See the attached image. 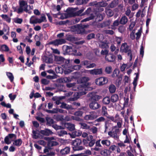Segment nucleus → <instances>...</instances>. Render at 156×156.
I'll list each match as a JSON object with an SVG mask.
<instances>
[{
	"label": "nucleus",
	"instance_id": "4",
	"mask_svg": "<svg viewBox=\"0 0 156 156\" xmlns=\"http://www.w3.org/2000/svg\"><path fill=\"white\" fill-rule=\"evenodd\" d=\"M120 51L122 52L127 53V55L130 57V60H132V55L131 53V51L129 45L126 43H123L120 47Z\"/></svg>",
	"mask_w": 156,
	"mask_h": 156
},
{
	"label": "nucleus",
	"instance_id": "41",
	"mask_svg": "<svg viewBox=\"0 0 156 156\" xmlns=\"http://www.w3.org/2000/svg\"><path fill=\"white\" fill-rule=\"evenodd\" d=\"M90 15V16L89 17H87L86 18H85L82 20L81 21V22H86L87 21H89L90 20H91L94 19V15L92 14H91Z\"/></svg>",
	"mask_w": 156,
	"mask_h": 156
},
{
	"label": "nucleus",
	"instance_id": "55",
	"mask_svg": "<svg viewBox=\"0 0 156 156\" xmlns=\"http://www.w3.org/2000/svg\"><path fill=\"white\" fill-rule=\"evenodd\" d=\"M49 44H53L54 45H59L58 39H56L54 41H51L49 42Z\"/></svg>",
	"mask_w": 156,
	"mask_h": 156
},
{
	"label": "nucleus",
	"instance_id": "20",
	"mask_svg": "<svg viewBox=\"0 0 156 156\" xmlns=\"http://www.w3.org/2000/svg\"><path fill=\"white\" fill-rule=\"evenodd\" d=\"M38 18L35 16H32L30 19V23L31 24L38 23Z\"/></svg>",
	"mask_w": 156,
	"mask_h": 156
},
{
	"label": "nucleus",
	"instance_id": "30",
	"mask_svg": "<svg viewBox=\"0 0 156 156\" xmlns=\"http://www.w3.org/2000/svg\"><path fill=\"white\" fill-rule=\"evenodd\" d=\"M101 143L103 145L109 147L111 144V141L107 139L103 140L101 141Z\"/></svg>",
	"mask_w": 156,
	"mask_h": 156
},
{
	"label": "nucleus",
	"instance_id": "13",
	"mask_svg": "<svg viewBox=\"0 0 156 156\" xmlns=\"http://www.w3.org/2000/svg\"><path fill=\"white\" fill-rule=\"evenodd\" d=\"M87 140L89 142L88 145L90 147H92L95 144L96 140L94 139V137L92 135H89L87 137Z\"/></svg>",
	"mask_w": 156,
	"mask_h": 156
},
{
	"label": "nucleus",
	"instance_id": "19",
	"mask_svg": "<svg viewBox=\"0 0 156 156\" xmlns=\"http://www.w3.org/2000/svg\"><path fill=\"white\" fill-rule=\"evenodd\" d=\"M55 60L58 63H62L64 61L65 59L62 56H56L55 57Z\"/></svg>",
	"mask_w": 156,
	"mask_h": 156
},
{
	"label": "nucleus",
	"instance_id": "25",
	"mask_svg": "<svg viewBox=\"0 0 156 156\" xmlns=\"http://www.w3.org/2000/svg\"><path fill=\"white\" fill-rule=\"evenodd\" d=\"M128 19L125 16H122L119 22L121 24H125L128 22Z\"/></svg>",
	"mask_w": 156,
	"mask_h": 156
},
{
	"label": "nucleus",
	"instance_id": "64",
	"mask_svg": "<svg viewBox=\"0 0 156 156\" xmlns=\"http://www.w3.org/2000/svg\"><path fill=\"white\" fill-rule=\"evenodd\" d=\"M59 45L65 43L66 41L63 39H58Z\"/></svg>",
	"mask_w": 156,
	"mask_h": 156
},
{
	"label": "nucleus",
	"instance_id": "56",
	"mask_svg": "<svg viewBox=\"0 0 156 156\" xmlns=\"http://www.w3.org/2000/svg\"><path fill=\"white\" fill-rule=\"evenodd\" d=\"M83 114V112L80 111H76L75 112L74 114V115H75L78 116H82Z\"/></svg>",
	"mask_w": 156,
	"mask_h": 156
},
{
	"label": "nucleus",
	"instance_id": "6",
	"mask_svg": "<svg viewBox=\"0 0 156 156\" xmlns=\"http://www.w3.org/2000/svg\"><path fill=\"white\" fill-rule=\"evenodd\" d=\"M83 85V84H82L77 87V89L80 90L78 94L80 95L86 94L87 93L86 91L91 90L92 89L86 85Z\"/></svg>",
	"mask_w": 156,
	"mask_h": 156
},
{
	"label": "nucleus",
	"instance_id": "57",
	"mask_svg": "<svg viewBox=\"0 0 156 156\" xmlns=\"http://www.w3.org/2000/svg\"><path fill=\"white\" fill-rule=\"evenodd\" d=\"M73 133L76 136H79L81 135L82 132L80 130H77L75 131Z\"/></svg>",
	"mask_w": 156,
	"mask_h": 156
},
{
	"label": "nucleus",
	"instance_id": "26",
	"mask_svg": "<svg viewBox=\"0 0 156 156\" xmlns=\"http://www.w3.org/2000/svg\"><path fill=\"white\" fill-rule=\"evenodd\" d=\"M101 113L103 116H106L107 118L108 116H110L108 115L107 113V109L105 106H103L102 108Z\"/></svg>",
	"mask_w": 156,
	"mask_h": 156
},
{
	"label": "nucleus",
	"instance_id": "40",
	"mask_svg": "<svg viewBox=\"0 0 156 156\" xmlns=\"http://www.w3.org/2000/svg\"><path fill=\"white\" fill-rule=\"evenodd\" d=\"M89 130L92 132L94 134L97 133L98 131V128L94 126H93L92 127H90V129H89Z\"/></svg>",
	"mask_w": 156,
	"mask_h": 156
},
{
	"label": "nucleus",
	"instance_id": "45",
	"mask_svg": "<svg viewBox=\"0 0 156 156\" xmlns=\"http://www.w3.org/2000/svg\"><path fill=\"white\" fill-rule=\"evenodd\" d=\"M109 120H107L105 121V133L106 131L108 129V128L109 126V124H110L109 123Z\"/></svg>",
	"mask_w": 156,
	"mask_h": 156
},
{
	"label": "nucleus",
	"instance_id": "18",
	"mask_svg": "<svg viewBox=\"0 0 156 156\" xmlns=\"http://www.w3.org/2000/svg\"><path fill=\"white\" fill-rule=\"evenodd\" d=\"M108 90L110 93H114L115 92L116 90V87L114 84H111L109 86Z\"/></svg>",
	"mask_w": 156,
	"mask_h": 156
},
{
	"label": "nucleus",
	"instance_id": "63",
	"mask_svg": "<svg viewBox=\"0 0 156 156\" xmlns=\"http://www.w3.org/2000/svg\"><path fill=\"white\" fill-rule=\"evenodd\" d=\"M104 32L106 34H108L110 35H113L114 34V31L112 30H104Z\"/></svg>",
	"mask_w": 156,
	"mask_h": 156
},
{
	"label": "nucleus",
	"instance_id": "14",
	"mask_svg": "<svg viewBox=\"0 0 156 156\" xmlns=\"http://www.w3.org/2000/svg\"><path fill=\"white\" fill-rule=\"evenodd\" d=\"M70 151V147H66L62 149L60 151V154L62 155H65L69 153Z\"/></svg>",
	"mask_w": 156,
	"mask_h": 156
},
{
	"label": "nucleus",
	"instance_id": "48",
	"mask_svg": "<svg viewBox=\"0 0 156 156\" xmlns=\"http://www.w3.org/2000/svg\"><path fill=\"white\" fill-rule=\"evenodd\" d=\"M120 22L119 20H115L113 23V24L112 25V29H113L114 27L116 26H118L119 23Z\"/></svg>",
	"mask_w": 156,
	"mask_h": 156
},
{
	"label": "nucleus",
	"instance_id": "11",
	"mask_svg": "<svg viewBox=\"0 0 156 156\" xmlns=\"http://www.w3.org/2000/svg\"><path fill=\"white\" fill-rule=\"evenodd\" d=\"M89 107L92 110H96L100 107V104L96 101H92L89 104Z\"/></svg>",
	"mask_w": 156,
	"mask_h": 156
},
{
	"label": "nucleus",
	"instance_id": "5",
	"mask_svg": "<svg viewBox=\"0 0 156 156\" xmlns=\"http://www.w3.org/2000/svg\"><path fill=\"white\" fill-rule=\"evenodd\" d=\"M107 118L114 122H117V125L118 128L121 127L122 121V119L119 118V115L118 114H116L115 117L108 116L107 117Z\"/></svg>",
	"mask_w": 156,
	"mask_h": 156
},
{
	"label": "nucleus",
	"instance_id": "22",
	"mask_svg": "<svg viewBox=\"0 0 156 156\" xmlns=\"http://www.w3.org/2000/svg\"><path fill=\"white\" fill-rule=\"evenodd\" d=\"M84 120L88 121V120H92L95 119L94 116L92 114H90L89 115H86L84 117Z\"/></svg>",
	"mask_w": 156,
	"mask_h": 156
},
{
	"label": "nucleus",
	"instance_id": "31",
	"mask_svg": "<svg viewBox=\"0 0 156 156\" xmlns=\"http://www.w3.org/2000/svg\"><path fill=\"white\" fill-rule=\"evenodd\" d=\"M105 12L107 16L111 17L113 15L114 13L112 10L109 9H106L105 10Z\"/></svg>",
	"mask_w": 156,
	"mask_h": 156
},
{
	"label": "nucleus",
	"instance_id": "44",
	"mask_svg": "<svg viewBox=\"0 0 156 156\" xmlns=\"http://www.w3.org/2000/svg\"><path fill=\"white\" fill-rule=\"evenodd\" d=\"M67 134V132L65 130H61L58 132V135L59 136H63Z\"/></svg>",
	"mask_w": 156,
	"mask_h": 156
},
{
	"label": "nucleus",
	"instance_id": "27",
	"mask_svg": "<svg viewBox=\"0 0 156 156\" xmlns=\"http://www.w3.org/2000/svg\"><path fill=\"white\" fill-rule=\"evenodd\" d=\"M9 49L8 46L6 44H3L0 47V51H1L8 52Z\"/></svg>",
	"mask_w": 156,
	"mask_h": 156
},
{
	"label": "nucleus",
	"instance_id": "21",
	"mask_svg": "<svg viewBox=\"0 0 156 156\" xmlns=\"http://www.w3.org/2000/svg\"><path fill=\"white\" fill-rule=\"evenodd\" d=\"M111 101L113 103H115L119 99V96L117 94L112 95L111 98Z\"/></svg>",
	"mask_w": 156,
	"mask_h": 156
},
{
	"label": "nucleus",
	"instance_id": "54",
	"mask_svg": "<svg viewBox=\"0 0 156 156\" xmlns=\"http://www.w3.org/2000/svg\"><path fill=\"white\" fill-rule=\"evenodd\" d=\"M115 41L119 45L120 44L122 41V38L120 37H116L115 38Z\"/></svg>",
	"mask_w": 156,
	"mask_h": 156
},
{
	"label": "nucleus",
	"instance_id": "1",
	"mask_svg": "<svg viewBox=\"0 0 156 156\" xmlns=\"http://www.w3.org/2000/svg\"><path fill=\"white\" fill-rule=\"evenodd\" d=\"M19 7L18 8V13H22L23 11L29 14L31 13V12L29 11L28 9V5L26 1L23 0H20L19 1Z\"/></svg>",
	"mask_w": 156,
	"mask_h": 156
},
{
	"label": "nucleus",
	"instance_id": "29",
	"mask_svg": "<svg viewBox=\"0 0 156 156\" xmlns=\"http://www.w3.org/2000/svg\"><path fill=\"white\" fill-rule=\"evenodd\" d=\"M119 0H114L109 4V7L111 8L115 7L119 3Z\"/></svg>",
	"mask_w": 156,
	"mask_h": 156
},
{
	"label": "nucleus",
	"instance_id": "59",
	"mask_svg": "<svg viewBox=\"0 0 156 156\" xmlns=\"http://www.w3.org/2000/svg\"><path fill=\"white\" fill-rule=\"evenodd\" d=\"M100 53L101 55L106 56L108 53V51L106 49H105L104 50H102Z\"/></svg>",
	"mask_w": 156,
	"mask_h": 156
},
{
	"label": "nucleus",
	"instance_id": "36",
	"mask_svg": "<svg viewBox=\"0 0 156 156\" xmlns=\"http://www.w3.org/2000/svg\"><path fill=\"white\" fill-rule=\"evenodd\" d=\"M32 133L33 138L37 139L38 138H40V135L37 131L33 130Z\"/></svg>",
	"mask_w": 156,
	"mask_h": 156
},
{
	"label": "nucleus",
	"instance_id": "46",
	"mask_svg": "<svg viewBox=\"0 0 156 156\" xmlns=\"http://www.w3.org/2000/svg\"><path fill=\"white\" fill-rule=\"evenodd\" d=\"M14 22L15 23L20 24L23 21V20L22 18L16 17L14 19Z\"/></svg>",
	"mask_w": 156,
	"mask_h": 156
},
{
	"label": "nucleus",
	"instance_id": "23",
	"mask_svg": "<svg viewBox=\"0 0 156 156\" xmlns=\"http://www.w3.org/2000/svg\"><path fill=\"white\" fill-rule=\"evenodd\" d=\"M42 58L43 61L47 63H52L53 61V59L47 56H44Z\"/></svg>",
	"mask_w": 156,
	"mask_h": 156
},
{
	"label": "nucleus",
	"instance_id": "61",
	"mask_svg": "<svg viewBox=\"0 0 156 156\" xmlns=\"http://www.w3.org/2000/svg\"><path fill=\"white\" fill-rule=\"evenodd\" d=\"M47 123L49 125H51L54 123V121L53 120L50 118H48L47 119Z\"/></svg>",
	"mask_w": 156,
	"mask_h": 156
},
{
	"label": "nucleus",
	"instance_id": "12",
	"mask_svg": "<svg viewBox=\"0 0 156 156\" xmlns=\"http://www.w3.org/2000/svg\"><path fill=\"white\" fill-rule=\"evenodd\" d=\"M105 59L108 62H113L115 60V56L113 54L109 53L105 56Z\"/></svg>",
	"mask_w": 156,
	"mask_h": 156
},
{
	"label": "nucleus",
	"instance_id": "43",
	"mask_svg": "<svg viewBox=\"0 0 156 156\" xmlns=\"http://www.w3.org/2000/svg\"><path fill=\"white\" fill-rule=\"evenodd\" d=\"M47 21L46 18L44 15L42 16L40 19H38V23H41L44 22H46Z\"/></svg>",
	"mask_w": 156,
	"mask_h": 156
},
{
	"label": "nucleus",
	"instance_id": "35",
	"mask_svg": "<svg viewBox=\"0 0 156 156\" xmlns=\"http://www.w3.org/2000/svg\"><path fill=\"white\" fill-rule=\"evenodd\" d=\"M61 105L60 107L61 108L69 109L71 108L72 107L70 105H69L67 104L64 102L61 103Z\"/></svg>",
	"mask_w": 156,
	"mask_h": 156
},
{
	"label": "nucleus",
	"instance_id": "37",
	"mask_svg": "<svg viewBox=\"0 0 156 156\" xmlns=\"http://www.w3.org/2000/svg\"><path fill=\"white\" fill-rule=\"evenodd\" d=\"M72 79L70 77H64L61 79V81L63 83H69L71 81Z\"/></svg>",
	"mask_w": 156,
	"mask_h": 156
},
{
	"label": "nucleus",
	"instance_id": "51",
	"mask_svg": "<svg viewBox=\"0 0 156 156\" xmlns=\"http://www.w3.org/2000/svg\"><path fill=\"white\" fill-rule=\"evenodd\" d=\"M100 153L102 155L107 156L108 155V150L107 149H104L101 151Z\"/></svg>",
	"mask_w": 156,
	"mask_h": 156
},
{
	"label": "nucleus",
	"instance_id": "2",
	"mask_svg": "<svg viewBox=\"0 0 156 156\" xmlns=\"http://www.w3.org/2000/svg\"><path fill=\"white\" fill-rule=\"evenodd\" d=\"M76 8H68L66 10L67 13L62 14L61 16V19H64L69 17L76 16Z\"/></svg>",
	"mask_w": 156,
	"mask_h": 156
},
{
	"label": "nucleus",
	"instance_id": "42",
	"mask_svg": "<svg viewBox=\"0 0 156 156\" xmlns=\"http://www.w3.org/2000/svg\"><path fill=\"white\" fill-rule=\"evenodd\" d=\"M6 75L11 82H12L14 80V76L10 72H7Z\"/></svg>",
	"mask_w": 156,
	"mask_h": 156
},
{
	"label": "nucleus",
	"instance_id": "8",
	"mask_svg": "<svg viewBox=\"0 0 156 156\" xmlns=\"http://www.w3.org/2000/svg\"><path fill=\"white\" fill-rule=\"evenodd\" d=\"M119 131V129H115L114 131H111L108 133V135L110 137L115 140H118L119 138V136L118 135L117 133Z\"/></svg>",
	"mask_w": 156,
	"mask_h": 156
},
{
	"label": "nucleus",
	"instance_id": "33",
	"mask_svg": "<svg viewBox=\"0 0 156 156\" xmlns=\"http://www.w3.org/2000/svg\"><path fill=\"white\" fill-rule=\"evenodd\" d=\"M111 99L108 97H106L103 98L102 102L104 104L108 105L111 101Z\"/></svg>",
	"mask_w": 156,
	"mask_h": 156
},
{
	"label": "nucleus",
	"instance_id": "38",
	"mask_svg": "<svg viewBox=\"0 0 156 156\" xmlns=\"http://www.w3.org/2000/svg\"><path fill=\"white\" fill-rule=\"evenodd\" d=\"M1 16L3 19L5 20L8 23H9L11 21V18L9 17L7 15L2 14L1 15Z\"/></svg>",
	"mask_w": 156,
	"mask_h": 156
},
{
	"label": "nucleus",
	"instance_id": "3",
	"mask_svg": "<svg viewBox=\"0 0 156 156\" xmlns=\"http://www.w3.org/2000/svg\"><path fill=\"white\" fill-rule=\"evenodd\" d=\"M71 143L73 146V149L74 151L81 150L83 149V147L80 145L82 144V140L76 138L72 140Z\"/></svg>",
	"mask_w": 156,
	"mask_h": 156
},
{
	"label": "nucleus",
	"instance_id": "9",
	"mask_svg": "<svg viewBox=\"0 0 156 156\" xmlns=\"http://www.w3.org/2000/svg\"><path fill=\"white\" fill-rule=\"evenodd\" d=\"M63 127L64 129L66 128L70 131H73L75 129L74 124L69 123L63 122Z\"/></svg>",
	"mask_w": 156,
	"mask_h": 156
},
{
	"label": "nucleus",
	"instance_id": "53",
	"mask_svg": "<svg viewBox=\"0 0 156 156\" xmlns=\"http://www.w3.org/2000/svg\"><path fill=\"white\" fill-rule=\"evenodd\" d=\"M41 82L42 84L46 85L49 84L50 81L45 79H42L41 80Z\"/></svg>",
	"mask_w": 156,
	"mask_h": 156
},
{
	"label": "nucleus",
	"instance_id": "15",
	"mask_svg": "<svg viewBox=\"0 0 156 156\" xmlns=\"http://www.w3.org/2000/svg\"><path fill=\"white\" fill-rule=\"evenodd\" d=\"M94 18L95 19V22L97 23L102 20L104 17V14H101L100 13H98L95 16L94 15Z\"/></svg>",
	"mask_w": 156,
	"mask_h": 156
},
{
	"label": "nucleus",
	"instance_id": "17",
	"mask_svg": "<svg viewBox=\"0 0 156 156\" xmlns=\"http://www.w3.org/2000/svg\"><path fill=\"white\" fill-rule=\"evenodd\" d=\"M40 133L45 136H49L53 133V132L50 129H46L43 130H41Z\"/></svg>",
	"mask_w": 156,
	"mask_h": 156
},
{
	"label": "nucleus",
	"instance_id": "28",
	"mask_svg": "<svg viewBox=\"0 0 156 156\" xmlns=\"http://www.w3.org/2000/svg\"><path fill=\"white\" fill-rule=\"evenodd\" d=\"M22 141L21 139L15 140L13 143V145L17 147L20 146L22 144Z\"/></svg>",
	"mask_w": 156,
	"mask_h": 156
},
{
	"label": "nucleus",
	"instance_id": "58",
	"mask_svg": "<svg viewBox=\"0 0 156 156\" xmlns=\"http://www.w3.org/2000/svg\"><path fill=\"white\" fill-rule=\"evenodd\" d=\"M3 10L2 11L4 12L5 13L8 12V7L6 4H4L2 6Z\"/></svg>",
	"mask_w": 156,
	"mask_h": 156
},
{
	"label": "nucleus",
	"instance_id": "50",
	"mask_svg": "<svg viewBox=\"0 0 156 156\" xmlns=\"http://www.w3.org/2000/svg\"><path fill=\"white\" fill-rule=\"evenodd\" d=\"M105 121V119L104 117L101 116L97 119L95 121L98 122H104Z\"/></svg>",
	"mask_w": 156,
	"mask_h": 156
},
{
	"label": "nucleus",
	"instance_id": "49",
	"mask_svg": "<svg viewBox=\"0 0 156 156\" xmlns=\"http://www.w3.org/2000/svg\"><path fill=\"white\" fill-rule=\"evenodd\" d=\"M105 72L108 74H110L112 72V67L111 66H108L106 67Z\"/></svg>",
	"mask_w": 156,
	"mask_h": 156
},
{
	"label": "nucleus",
	"instance_id": "52",
	"mask_svg": "<svg viewBox=\"0 0 156 156\" xmlns=\"http://www.w3.org/2000/svg\"><path fill=\"white\" fill-rule=\"evenodd\" d=\"M89 80V78L88 77L84 76L81 79V81L82 83H86Z\"/></svg>",
	"mask_w": 156,
	"mask_h": 156
},
{
	"label": "nucleus",
	"instance_id": "7",
	"mask_svg": "<svg viewBox=\"0 0 156 156\" xmlns=\"http://www.w3.org/2000/svg\"><path fill=\"white\" fill-rule=\"evenodd\" d=\"M108 80L107 78L105 77H101L95 79L96 84L99 86H102L107 83Z\"/></svg>",
	"mask_w": 156,
	"mask_h": 156
},
{
	"label": "nucleus",
	"instance_id": "32",
	"mask_svg": "<svg viewBox=\"0 0 156 156\" xmlns=\"http://www.w3.org/2000/svg\"><path fill=\"white\" fill-rule=\"evenodd\" d=\"M61 126H58L57 124H54L52 125V126L54 128L57 130L59 129H63V122H61Z\"/></svg>",
	"mask_w": 156,
	"mask_h": 156
},
{
	"label": "nucleus",
	"instance_id": "34",
	"mask_svg": "<svg viewBox=\"0 0 156 156\" xmlns=\"http://www.w3.org/2000/svg\"><path fill=\"white\" fill-rule=\"evenodd\" d=\"M142 32V28L141 27L140 29L138 30L137 32L135 34L136 35V40H138L140 38Z\"/></svg>",
	"mask_w": 156,
	"mask_h": 156
},
{
	"label": "nucleus",
	"instance_id": "10",
	"mask_svg": "<svg viewBox=\"0 0 156 156\" xmlns=\"http://www.w3.org/2000/svg\"><path fill=\"white\" fill-rule=\"evenodd\" d=\"M89 73L93 75H100L102 73V68L88 70Z\"/></svg>",
	"mask_w": 156,
	"mask_h": 156
},
{
	"label": "nucleus",
	"instance_id": "16",
	"mask_svg": "<svg viewBox=\"0 0 156 156\" xmlns=\"http://www.w3.org/2000/svg\"><path fill=\"white\" fill-rule=\"evenodd\" d=\"M111 23V21L110 20L104 21L103 23L99 24V26L101 28H104L109 26Z\"/></svg>",
	"mask_w": 156,
	"mask_h": 156
},
{
	"label": "nucleus",
	"instance_id": "39",
	"mask_svg": "<svg viewBox=\"0 0 156 156\" xmlns=\"http://www.w3.org/2000/svg\"><path fill=\"white\" fill-rule=\"evenodd\" d=\"M65 49L66 52L68 54H72V51H73V48L71 46H66Z\"/></svg>",
	"mask_w": 156,
	"mask_h": 156
},
{
	"label": "nucleus",
	"instance_id": "24",
	"mask_svg": "<svg viewBox=\"0 0 156 156\" xmlns=\"http://www.w3.org/2000/svg\"><path fill=\"white\" fill-rule=\"evenodd\" d=\"M79 124L80 125V128L82 129H90V126L85 123L80 122Z\"/></svg>",
	"mask_w": 156,
	"mask_h": 156
},
{
	"label": "nucleus",
	"instance_id": "47",
	"mask_svg": "<svg viewBox=\"0 0 156 156\" xmlns=\"http://www.w3.org/2000/svg\"><path fill=\"white\" fill-rule=\"evenodd\" d=\"M99 46L102 48L106 49L108 47V44L102 42L99 45Z\"/></svg>",
	"mask_w": 156,
	"mask_h": 156
},
{
	"label": "nucleus",
	"instance_id": "62",
	"mask_svg": "<svg viewBox=\"0 0 156 156\" xmlns=\"http://www.w3.org/2000/svg\"><path fill=\"white\" fill-rule=\"evenodd\" d=\"M84 9V8L78 11L76 10V16H79L81 15V13L83 11Z\"/></svg>",
	"mask_w": 156,
	"mask_h": 156
},
{
	"label": "nucleus",
	"instance_id": "60",
	"mask_svg": "<svg viewBox=\"0 0 156 156\" xmlns=\"http://www.w3.org/2000/svg\"><path fill=\"white\" fill-rule=\"evenodd\" d=\"M135 30H133L131 32L130 34V37L133 40H134L135 38Z\"/></svg>",
	"mask_w": 156,
	"mask_h": 156
}]
</instances>
